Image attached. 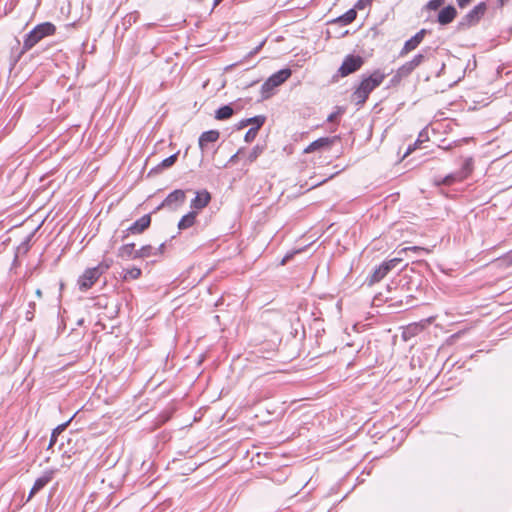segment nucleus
I'll return each instance as SVG.
<instances>
[{
  "label": "nucleus",
  "mask_w": 512,
  "mask_h": 512,
  "mask_svg": "<svg viewBox=\"0 0 512 512\" xmlns=\"http://www.w3.org/2000/svg\"><path fill=\"white\" fill-rule=\"evenodd\" d=\"M364 63V60L360 56L348 55L342 65L340 66L338 72L342 77L348 76L351 73L359 70Z\"/></svg>",
  "instance_id": "nucleus-5"
},
{
  "label": "nucleus",
  "mask_w": 512,
  "mask_h": 512,
  "mask_svg": "<svg viewBox=\"0 0 512 512\" xmlns=\"http://www.w3.org/2000/svg\"><path fill=\"white\" fill-rule=\"evenodd\" d=\"M176 160H177V154H173L161 162V167H163V168L171 167L176 162Z\"/></svg>",
  "instance_id": "nucleus-30"
},
{
  "label": "nucleus",
  "mask_w": 512,
  "mask_h": 512,
  "mask_svg": "<svg viewBox=\"0 0 512 512\" xmlns=\"http://www.w3.org/2000/svg\"><path fill=\"white\" fill-rule=\"evenodd\" d=\"M186 200V192L181 189H176L172 191L161 203L160 207L169 208L171 210H176L180 206L184 204Z\"/></svg>",
  "instance_id": "nucleus-6"
},
{
  "label": "nucleus",
  "mask_w": 512,
  "mask_h": 512,
  "mask_svg": "<svg viewBox=\"0 0 512 512\" xmlns=\"http://www.w3.org/2000/svg\"><path fill=\"white\" fill-rule=\"evenodd\" d=\"M240 253V249L239 247L237 246L235 249H234V252L232 253L233 255H236V254H239Z\"/></svg>",
  "instance_id": "nucleus-42"
},
{
  "label": "nucleus",
  "mask_w": 512,
  "mask_h": 512,
  "mask_svg": "<svg viewBox=\"0 0 512 512\" xmlns=\"http://www.w3.org/2000/svg\"><path fill=\"white\" fill-rule=\"evenodd\" d=\"M372 0H358L355 8L362 10L371 4Z\"/></svg>",
  "instance_id": "nucleus-34"
},
{
  "label": "nucleus",
  "mask_w": 512,
  "mask_h": 512,
  "mask_svg": "<svg viewBox=\"0 0 512 512\" xmlns=\"http://www.w3.org/2000/svg\"><path fill=\"white\" fill-rule=\"evenodd\" d=\"M141 275H142V271L140 268L132 267V268L124 270L122 279L124 281L136 280V279L140 278Z\"/></svg>",
  "instance_id": "nucleus-19"
},
{
  "label": "nucleus",
  "mask_w": 512,
  "mask_h": 512,
  "mask_svg": "<svg viewBox=\"0 0 512 512\" xmlns=\"http://www.w3.org/2000/svg\"><path fill=\"white\" fill-rule=\"evenodd\" d=\"M220 0H216V2L218 3Z\"/></svg>",
  "instance_id": "nucleus-47"
},
{
  "label": "nucleus",
  "mask_w": 512,
  "mask_h": 512,
  "mask_svg": "<svg viewBox=\"0 0 512 512\" xmlns=\"http://www.w3.org/2000/svg\"><path fill=\"white\" fill-rule=\"evenodd\" d=\"M337 117H338V112H333V113H331V114L328 116L327 120H328L329 122H334V121L337 119Z\"/></svg>",
  "instance_id": "nucleus-40"
},
{
  "label": "nucleus",
  "mask_w": 512,
  "mask_h": 512,
  "mask_svg": "<svg viewBox=\"0 0 512 512\" xmlns=\"http://www.w3.org/2000/svg\"><path fill=\"white\" fill-rule=\"evenodd\" d=\"M356 11L354 9L348 10L346 13H344L342 16H340L337 21L342 23L343 25H348L352 23L356 18Z\"/></svg>",
  "instance_id": "nucleus-20"
},
{
  "label": "nucleus",
  "mask_w": 512,
  "mask_h": 512,
  "mask_svg": "<svg viewBox=\"0 0 512 512\" xmlns=\"http://www.w3.org/2000/svg\"><path fill=\"white\" fill-rule=\"evenodd\" d=\"M111 266L110 261H103L98 266H96L97 270L101 271V275L104 274Z\"/></svg>",
  "instance_id": "nucleus-33"
},
{
  "label": "nucleus",
  "mask_w": 512,
  "mask_h": 512,
  "mask_svg": "<svg viewBox=\"0 0 512 512\" xmlns=\"http://www.w3.org/2000/svg\"><path fill=\"white\" fill-rule=\"evenodd\" d=\"M211 200V195L206 190L197 191L195 198L191 201V208L195 211L205 208Z\"/></svg>",
  "instance_id": "nucleus-9"
},
{
  "label": "nucleus",
  "mask_w": 512,
  "mask_h": 512,
  "mask_svg": "<svg viewBox=\"0 0 512 512\" xmlns=\"http://www.w3.org/2000/svg\"><path fill=\"white\" fill-rule=\"evenodd\" d=\"M472 0H456L460 8H465Z\"/></svg>",
  "instance_id": "nucleus-39"
},
{
  "label": "nucleus",
  "mask_w": 512,
  "mask_h": 512,
  "mask_svg": "<svg viewBox=\"0 0 512 512\" xmlns=\"http://www.w3.org/2000/svg\"><path fill=\"white\" fill-rule=\"evenodd\" d=\"M65 428L66 424H62L53 430L50 438L49 448H51L56 443L58 434L61 433Z\"/></svg>",
  "instance_id": "nucleus-25"
},
{
  "label": "nucleus",
  "mask_w": 512,
  "mask_h": 512,
  "mask_svg": "<svg viewBox=\"0 0 512 512\" xmlns=\"http://www.w3.org/2000/svg\"><path fill=\"white\" fill-rule=\"evenodd\" d=\"M473 169V160L471 158H468L464 161L462 168L458 171L460 174L465 175V179L468 177V175L472 172Z\"/></svg>",
  "instance_id": "nucleus-23"
},
{
  "label": "nucleus",
  "mask_w": 512,
  "mask_h": 512,
  "mask_svg": "<svg viewBox=\"0 0 512 512\" xmlns=\"http://www.w3.org/2000/svg\"><path fill=\"white\" fill-rule=\"evenodd\" d=\"M216 118L219 119V120H224V107H220L216 111Z\"/></svg>",
  "instance_id": "nucleus-37"
},
{
  "label": "nucleus",
  "mask_w": 512,
  "mask_h": 512,
  "mask_svg": "<svg viewBox=\"0 0 512 512\" xmlns=\"http://www.w3.org/2000/svg\"><path fill=\"white\" fill-rule=\"evenodd\" d=\"M408 251H412V252H415L417 254L421 253V252H424V253H430V250L427 249V248H424V247H420V246H410V247H405L403 249H401L399 251V254H401L402 252H408Z\"/></svg>",
  "instance_id": "nucleus-27"
},
{
  "label": "nucleus",
  "mask_w": 512,
  "mask_h": 512,
  "mask_svg": "<svg viewBox=\"0 0 512 512\" xmlns=\"http://www.w3.org/2000/svg\"><path fill=\"white\" fill-rule=\"evenodd\" d=\"M295 253L296 252L286 254L281 260V265H285L293 257Z\"/></svg>",
  "instance_id": "nucleus-38"
},
{
  "label": "nucleus",
  "mask_w": 512,
  "mask_h": 512,
  "mask_svg": "<svg viewBox=\"0 0 512 512\" xmlns=\"http://www.w3.org/2000/svg\"><path fill=\"white\" fill-rule=\"evenodd\" d=\"M56 31V27L50 23L45 22L37 25L25 38L24 48L31 49L44 37L53 35Z\"/></svg>",
  "instance_id": "nucleus-2"
},
{
  "label": "nucleus",
  "mask_w": 512,
  "mask_h": 512,
  "mask_svg": "<svg viewBox=\"0 0 512 512\" xmlns=\"http://www.w3.org/2000/svg\"><path fill=\"white\" fill-rule=\"evenodd\" d=\"M257 132H258L257 127H251V128L246 132V134H245V140H246L247 142L252 141V140L256 137Z\"/></svg>",
  "instance_id": "nucleus-31"
},
{
  "label": "nucleus",
  "mask_w": 512,
  "mask_h": 512,
  "mask_svg": "<svg viewBox=\"0 0 512 512\" xmlns=\"http://www.w3.org/2000/svg\"><path fill=\"white\" fill-rule=\"evenodd\" d=\"M333 143V139L329 137H322L319 138L312 143H310L305 149L304 153H312L316 150H319L324 147H328L330 144Z\"/></svg>",
  "instance_id": "nucleus-17"
},
{
  "label": "nucleus",
  "mask_w": 512,
  "mask_h": 512,
  "mask_svg": "<svg viewBox=\"0 0 512 512\" xmlns=\"http://www.w3.org/2000/svg\"><path fill=\"white\" fill-rule=\"evenodd\" d=\"M101 271L96 267L86 269L78 278V286L81 291L90 289L100 278Z\"/></svg>",
  "instance_id": "nucleus-4"
},
{
  "label": "nucleus",
  "mask_w": 512,
  "mask_h": 512,
  "mask_svg": "<svg viewBox=\"0 0 512 512\" xmlns=\"http://www.w3.org/2000/svg\"><path fill=\"white\" fill-rule=\"evenodd\" d=\"M457 15L456 9L449 5L443 8L438 14V22L441 25H447L451 23Z\"/></svg>",
  "instance_id": "nucleus-14"
},
{
  "label": "nucleus",
  "mask_w": 512,
  "mask_h": 512,
  "mask_svg": "<svg viewBox=\"0 0 512 512\" xmlns=\"http://www.w3.org/2000/svg\"><path fill=\"white\" fill-rule=\"evenodd\" d=\"M404 77L399 75V72L396 71L395 75L391 78V84H398Z\"/></svg>",
  "instance_id": "nucleus-36"
},
{
  "label": "nucleus",
  "mask_w": 512,
  "mask_h": 512,
  "mask_svg": "<svg viewBox=\"0 0 512 512\" xmlns=\"http://www.w3.org/2000/svg\"><path fill=\"white\" fill-rule=\"evenodd\" d=\"M386 74L380 70H375L369 76L363 77L359 85L352 93V100L357 106H362L368 99L370 93L382 84Z\"/></svg>",
  "instance_id": "nucleus-1"
},
{
  "label": "nucleus",
  "mask_w": 512,
  "mask_h": 512,
  "mask_svg": "<svg viewBox=\"0 0 512 512\" xmlns=\"http://www.w3.org/2000/svg\"><path fill=\"white\" fill-rule=\"evenodd\" d=\"M414 149H415V147H413V148H412V147H409V148H408V150H407V152H406V155H407V154H409V153H411Z\"/></svg>",
  "instance_id": "nucleus-44"
},
{
  "label": "nucleus",
  "mask_w": 512,
  "mask_h": 512,
  "mask_svg": "<svg viewBox=\"0 0 512 512\" xmlns=\"http://www.w3.org/2000/svg\"><path fill=\"white\" fill-rule=\"evenodd\" d=\"M465 179V175L464 174H460V172H454V173H451L447 176H445L442 180H441V184L443 185H452L454 184L455 182H460V181H463Z\"/></svg>",
  "instance_id": "nucleus-18"
},
{
  "label": "nucleus",
  "mask_w": 512,
  "mask_h": 512,
  "mask_svg": "<svg viewBox=\"0 0 512 512\" xmlns=\"http://www.w3.org/2000/svg\"><path fill=\"white\" fill-rule=\"evenodd\" d=\"M53 475H54V471L50 470V471L45 472L43 476L36 479L32 489L30 491L28 500H30L38 491H40L46 484H48L52 480Z\"/></svg>",
  "instance_id": "nucleus-11"
},
{
  "label": "nucleus",
  "mask_w": 512,
  "mask_h": 512,
  "mask_svg": "<svg viewBox=\"0 0 512 512\" xmlns=\"http://www.w3.org/2000/svg\"><path fill=\"white\" fill-rule=\"evenodd\" d=\"M265 122V117L264 116H255V117H252V118H249L245 121L242 122V124L244 126L246 125H253L252 127H257V130H259V128L264 124Z\"/></svg>",
  "instance_id": "nucleus-21"
},
{
  "label": "nucleus",
  "mask_w": 512,
  "mask_h": 512,
  "mask_svg": "<svg viewBox=\"0 0 512 512\" xmlns=\"http://www.w3.org/2000/svg\"><path fill=\"white\" fill-rule=\"evenodd\" d=\"M414 70L415 68L408 61L405 64H403L400 68H398L397 71L399 72L400 76H403L405 78L408 75H410Z\"/></svg>",
  "instance_id": "nucleus-24"
},
{
  "label": "nucleus",
  "mask_w": 512,
  "mask_h": 512,
  "mask_svg": "<svg viewBox=\"0 0 512 512\" xmlns=\"http://www.w3.org/2000/svg\"><path fill=\"white\" fill-rule=\"evenodd\" d=\"M264 44H265V40H263L258 46H256L253 50H251L247 54V57H251V56L257 54L260 51V49L263 47Z\"/></svg>",
  "instance_id": "nucleus-35"
},
{
  "label": "nucleus",
  "mask_w": 512,
  "mask_h": 512,
  "mask_svg": "<svg viewBox=\"0 0 512 512\" xmlns=\"http://www.w3.org/2000/svg\"><path fill=\"white\" fill-rule=\"evenodd\" d=\"M292 72L290 69L285 68L277 71L272 74L262 85V93L265 94L273 90L275 87H278L282 83H284L290 76Z\"/></svg>",
  "instance_id": "nucleus-3"
},
{
  "label": "nucleus",
  "mask_w": 512,
  "mask_h": 512,
  "mask_svg": "<svg viewBox=\"0 0 512 512\" xmlns=\"http://www.w3.org/2000/svg\"><path fill=\"white\" fill-rule=\"evenodd\" d=\"M239 155H240V152H237L236 154H234V155L231 157L230 161H233V160H234L236 157H238Z\"/></svg>",
  "instance_id": "nucleus-43"
},
{
  "label": "nucleus",
  "mask_w": 512,
  "mask_h": 512,
  "mask_svg": "<svg viewBox=\"0 0 512 512\" xmlns=\"http://www.w3.org/2000/svg\"><path fill=\"white\" fill-rule=\"evenodd\" d=\"M117 256L123 260L138 259L134 243L124 244L119 247Z\"/></svg>",
  "instance_id": "nucleus-12"
},
{
  "label": "nucleus",
  "mask_w": 512,
  "mask_h": 512,
  "mask_svg": "<svg viewBox=\"0 0 512 512\" xmlns=\"http://www.w3.org/2000/svg\"><path fill=\"white\" fill-rule=\"evenodd\" d=\"M234 66H235V64H230V65L226 66V70H228V69H230V68H232Z\"/></svg>",
  "instance_id": "nucleus-45"
},
{
  "label": "nucleus",
  "mask_w": 512,
  "mask_h": 512,
  "mask_svg": "<svg viewBox=\"0 0 512 512\" xmlns=\"http://www.w3.org/2000/svg\"><path fill=\"white\" fill-rule=\"evenodd\" d=\"M500 1H501V3L503 4L504 0H500Z\"/></svg>",
  "instance_id": "nucleus-46"
},
{
  "label": "nucleus",
  "mask_w": 512,
  "mask_h": 512,
  "mask_svg": "<svg viewBox=\"0 0 512 512\" xmlns=\"http://www.w3.org/2000/svg\"><path fill=\"white\" fill-rule=\"evenodd\" d=\"M220 137V133L217 130L206 131L201 134L199 138V146L201 150L208 148L210 143L216 142Z\"/></svg>",
  "instance_id": "nucleus-13"
},
{
  "label": "nucleus",
  "mask_w": 512,
  "mask_h": 512,
  "mask_svg": "<svg viewBox=\"0 0 512 512\" xmlns=\"http://www.w3.org/2000/svg\"><path fill=\"white\" fill-rule=\"evenodd\" d=\"M487 10L485 2H480L472 10H470L463 18V24L468 26L474 25L484 16Z\"/></svg>",
  "instance_id": "nucleus-7"
},
{
  "label": "nucleus",
  "mask_w": 512,
  "mask_h": 512,
  "mask_svg": "<svg viewBox=\"0 0 512 512\" xmlns=\"http://www.w3.org/2000/svg\"><path fill=\"white\" fill-rule=\"evenodd\" d=\"M427 31L425 29H421L419 32H417L413 37H411L409 40H407L400 52V56H404L408 54L409 52L415 50L420 43L423 41Z\"/></svg>",
  "instance_id": "nucleus-8"
},
{
  "label": "nucleus",
  "mask_w": 512,
  "mask_h": 512,
  "mask_svg": "<svg viewBox=\"0 0 512 512\" xmlns=\"http://www.w3.org/2000/svg\"><path fill=\"white\" fill-rule=\"evenodd\" d=\"M390 272L388 266L384 263L376 267L368 279V284L373 285L380 282Z\"/></svg>",
  "instance_id": "nucleus-15"
},
{
  "label": "nucleus",
  "mask_w": 512,
  "mask_h": 512,
  "mask_svg": "<svg viewBox=\"0 0 512 512\" xmlns=\"http://www.w3.org/2000/svg\"><path fill=\"white\" fill-rule=\"evenodd\" d=\"M402 261L401 258L399 257H396V258H393V259H390L388 261H385L383 262L386 266H388L389 270L391 271L392 269H394L400 262Z\"/></svg>",
  "instance_id": "nucleus-32"
},
{
  "label": "nucleus",
  "mask_w": 512,
  "mask_h": 512,
  "mask_svg": "<svg viewBox=\"0 0 512 512\" xmlns=\"http://www.w3.org/2000/svg\"><path fill=\"white\" fill-rule=\"evenodd\" d=\"M151 224V216L149 214L143 215L140 219L136 220L128 229L127 232L132 235L141 234L149 228Z\"/></svg>",
  "instance_id": "nucleus-10"
},
{
  "label": "nucleus",
  "mask_w": 512,
  "mask_h": 512,
  "mask_svg": "<svg viewBox=\"0 0 512 512\" xmlns=\"http://www.w3.org/2000/svg\"><path fill=\"white\" fill-rule=\"evenodd\" d=\"M445 3V0H430L427 5H426V8L429 9V10H437L438 8H440L443 4Z\"/></svg>",
  "instance_id": "nucleus-29"
},
{
  "label": "nucleus",
  "mask_w": 512,
  "mask_h": 512,
  "mask_svg": "<svg viewBox=\"0 0 512 512\" xmlns=\"http://www.w3.org/2000/svg\"><path fill=\"white\" fill-rule=\"evenodd\" d=\"M262 151H263V148H262V147H260L259 145L255 146V147H254V148L249 152V154H248V156H247V160H248L249 162H253V161H255V160L258 158V156L262 153Z\"/></svg>",
  "instance_id": "nucleus-26"
},
{
  "label": "nucleus",
  "mask_w": 512,
  "mask_h": 512,
  "mask_svg": "<svg viewBox=\"0 0 512 512\" xmlns=\"http://www.w3.org/2000/svg\"><path fill=\"white\" fill-rule=\"evenodd\" d=\"M154 254V248L151 245H144L137 250V257L148 258Z\"/></svg>",
  "instance_id": "nucleus-22"
},
{
  "label": "nucleus",
  "mask_w": 512,
  "mask_h": 512,
  "mask_svg": "<svg viewBox=\"0 0 512 512\" xmlns=\"http://www.w3.org/2000/svg\"><path fill=\"white\" fill-rule=\"evenodd\" d=\"M425 60V55L423 53H418L413 57L409 63L416 69L419 65H421Z\"/></svg>",
  "instance_id": "nucleus-28"
},
{
  "label": "nucleus",
  "mask_w": 512,
  "mask_h": 512,
  "mask_svg": "<svg viewBox=\"0 0 512 512\" xmlns=\"http://www.w3.org/2000/svg\"><path fill=\"white\" fill-rule=\"evenodd\" d=\"M232 114H233V109L230 106L226 105V119L231 117Z\"/></svg>",
  "instance_id": "nucleus-41"
},
{
  "label": "nucleus",
  "mask_w": 512,
  "mask_h": 512,
  "mask_svg": "<svg viewBox=\"0 0 512 512\" xmlns=\"http://www.w3.org/2000/svg\"><path fill=\"white\" fill-rule=\"evenodd\" d=\"M197 215L198 212L195 210H192L185 214L178 222V229L179 230H186L188 228H191L195 225L197 221Z\"/></svg>",
  "instance_id": "nucleus-16"
}]
</instances>
